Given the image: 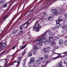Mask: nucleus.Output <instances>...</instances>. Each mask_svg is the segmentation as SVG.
I'll use <instances>...</instances> for the list:
<instances>
[{
	"label": "nucleus",
	"instance_id": "f257e3e1",
	"mask_svg": "<svg viewBox=\"0 0 67 67\" xmlns=\"http://www.w3.org/2000/svg\"><path fill=\"white\" fill-rule=\"evenodd\" d=\"M41 28V26L38 24V23H36L35 25L33 27V30L36 32L39 31V29Z\"/></svg>",
	"mask_w": 67,
	"mask_h": 67
},
{
	"label": "nucleus",
	"instance_id": "f03ea898",
	"mask_svg": "<svg viewBox=\"0 0 67 67\" xmlns=\"http://www.w3.org/2000/svg\"><path fill=\"white\" fill-rule=\"evenodd\" d=\"M63 11L62 10H61L60 12L58 13L57 12V10L56 9H53L52 10V12L54 15H57L61 13L62 12H63Z\"/></svg>",
	"mask_w": 67,
	"mask_h": 67
},
{
	"label": "nucleus",
	"instance_id": "7ed1b4c3",
	"mask_svg": "<svg viewBox=\"0 0 67 67\" xmlns=\"http://www.w3.org/2000/svg\"><path fill=\"white\" fill-rule=\"evenodd\" d=\"M42 51L47 53L50 51V48L49 47H46L43 49Z\"/></svg>",
	"mask_w": 67,
	"mask_h": 67
},
{
	"label": "nucleus",
	"instance_id": "20e7f679",
	"mask_svg": "<svg viewBox=\"0 0 67 67\" xmlns=\"http://www.w3.org/2000/svg\"><path fill=\"white\" fill-rule=\"evenodd\" d=\"M34 43L38 44L40 46L43 44V43L41 42V38L38 39L37 40L35 41Z\"/></svg>",
	"mask_w": 67,
	"mask_h": 67
},
{
	"label": "nucleus",
	"instance_id": "39448f33",
	"mask_svg": "<svg viewBox=\"0 0 67 67\" xmlns=\"http://www.w3.org/2000/svg\"><path fill=\"white\" fill-rule=\"evenodd\" d=\"M48 55L47 54L45 55L44 56V58H39V59H40L42 61V62H45V61L44 60L45 59H47L48 58Z\"/></svg>",
	"mask_w": 67,
	"mask_h": 67
},
{
	"label": "nucleus",
	"instance_id": "423d86ee",
	"mask_svg": "<svg viewBox=\"0 0 67 67\" xmlns=\"http://www.w3.org/2000/svg\"><path fill=\"white\" fill-rule=\"evenodd\" d=\"M31 20V19H29L28 21L27 22V23H26L24 24H23L21 26H20V27H19V29H20V30H23V29H22V26H23L24 25H25L26 24H26V27H27V26L28 25V24H29V22L30 21V20Z\"/></svg>",
	"mask_w": 67,
	"mask_h": 67
},
{
	"label": "nucleus",
	"instance_id": "0eeeda50",
	"mask_svg": "<svg viewBox=\"0 0 67 67\" xmlns=\"http://www.w3.org/2000/svg\"><path fill=\"white\" fill-rule=\"evenodd\" d=\"M51 16L52 17H49V18H48V21H52V20H53V18H52V17H53V16H54V15L52 14H51Z\"/></svg>",
	"mask_w": 67,
	"mask_h": 67
},
{
	"label": "nucleus",
	"instance_id": "6e6552de",
	"mask_svg": "<svg viewBox=\"0 0 67 67\" xmlns=\"http://www.w3.org/2000/svg\"><path fill=\"white\" fill-rule=\"evenodd\" d=\"M41 41H42L43 43H44L45 44V45L46 42H47L46 39H44V38L43 39V38H41Z\"/></svg>",
	"mask_w": 67,
	"mask_h": 67
},
{
	"label": "nucleus",
	"instance_id": "1a4fd4ad",
	"mask_svg": "<svg viewBox=\"0 0 67 67\" xmlns=\"http://www.w3.org/2000/svg\"><path fill=\"white\" fill-rule=\"evenodd\" d=\"M52 52H53V53H53L52 54H57L58 55V56H59V55H61V54H59V53H54V52L55 51V48H53L52 49Z\"/></svg>",
	"mask_w": 67,
	"mask_h": 67
},
{
	"label": "nucleus",
	"instance_id": "9d476101",
	"mask_svg": "<svg viewBox=\"0 0 67 67\" xmlns=\"http://www.w3.org/2000/svg\"><path fill=\"white\" fill-rule=\"evenodd\" d=\"M52 40L51 39L48 40L46 42L45 45H47L48 43H51L52 42Z\"/></svg>",
	"mask_w": 67,
	"mask_h": 67
},
{
	"label": "nucleus",
	"instance_id": "9b49d317",
	"mask_svg": "<svg viewBox=\"0 0 67 67\" xmlns=\"http://www.w3.org/2000/svg\"><path fill=\"white\" fill-rule=\"evenodd\" d=\"M63 40H59V44L60 45H62L63 44Z\"/></svg>",
	"mask_w": 67,
	"mask_h": 67
},
{
	"label": "nucleus",
	"instance_id": "f8f14e48",
	"mask_svg": "<svg viewBox=\"0 0 67 67\" xmlns=\"http://www.w3.org/2000/svg\"><path fill=\"white\" fill-rule=\"evenodd\" d=\"M6 46V43H3L1 44V46L2 47H4Z\"/></svg>",
	"mask_w": 67,
	"mask_h": 67
},
{
	"label": "nucleus",
	"instance_id": "ddd939ff",
	"mask_svg": "<svg viewBox=\"0 0 67 67\" xmlns=\"http://www.w3.org/2000/svg\"><path fill=\"white\" fill-rule=\"evenodd\" d=\"M38 50V48L36 46H35L34 47V48L32 49V50L34 51V50L36 51V50Z\"/></svg>",
	"mask_w": 67,
	"mask_h": 67
},
{
	"label": "nucleus",
	"instance_id": "4468645a",
	"mask_svg": "<svg viewBox=\"0 0 67 67\" xmlns=\"http://www.w3.org/2000/svg\"><path fill=\"white\" fill-rule=\"evenodd\" d=\"M21 58V57H18V58H19V60L17 62L18 65H19L20 64V61H21L20 59Z\"/></svg>",
	"mask_w": 67,
	"mask_h": 67
},
{
	"label": "nucleus",
	"instance_id": "2eb2a0df",
	"mask_svg": "<svg viewBox=\"0 0 67 67\" xmlns=\"http://www.w3.org/2000/svg\"><path fill=\"white\" fill-rule=\"evenodd\" d=\"M41 63V61L40 60H38L36 61V63L37 65H39Z\"/></svg>",
	"mask_w": 67,
	"mask_h": 67
},
{
	"label": "nucleus",
	"instance_id": "dca6fc26",
	"mask_svg": "<svg viewBox=\"0 0 67 67\" xmlns=\"http://www.w3.org/2000/svg\"><path fill=\"white\" fill-rule=\"evenodd\" d=\"M32 53L31 52H29L27 54V56L28 57H30V56H32Z\"/></svg>",
	"mask_w": 67,
	"mask_h": 67
},
{
	"label": "nucleus",
	"instance_id": "f3484780",
	"mask_svg": "<svg viewBox=\"0 0 67 67\" xmlns=\"http://www.w3.org/2000/svg\"><path fill=\"white\" fill-rule=\"evenodd\" d=\"M56 26L57 27H60L61 26V24L60 23L57 24Z\"/></svg>",
	"mask_w": 67,
	"mask_h": 67
},
{
	"label": "nucleus",
	"instance_id": "a211bd4d",
	"mask_svg": "<svg viewBox=\"0 0 67 67\" xmlns=\"http://www.w3.org/2000/svg\"><path fill=\"white\" fill-rule=\"evenodd\" d=\"M33 52V54L34 55H35L37 54V52H36V50H32Z\"/></svg>",
	"mask_w": 67,
	"mask_h": 67
},
{
	"label": "nucleus",
	"instance_id": "6ab92c4d",
	"mask_svg": "<svg viewBox=\"0 0 67 67\" xmlns=\"http://www.w3.org/2000/svg\"><path fill=\"white\" fill-rule=\"evenodd\" d=\"M47 36V35L46 34H44L43 36L41 37V38H43L44 39V37H46Z\"/></svg>",
	"mask_w": 67,
	"mask_h": 67
},
{
	"label": "nucleus",
	"instance_id": "aec40b11",
	"mask_svg": "<svg viewBox=\"0 0 67 67\" xmlns=\"http://www.w3.org/2000/svg\"><path fill=\"white\" fill-rule=\"evenodd\" d=\"M60 21H62V20H59L58 21H56V23L57 24H59V23L60 22Z\"/></svg>",
	"mask_w": 67,
	"mask_h": 67
},
{
	"label": "nucleus",
	"instance_id": "412c9836",
	"mask_svg": "<svg viewBox=\"0 0 67 67\" xmlns=\"http://www.w3.org/2000/svg\"><path fill=\"white\" fill-rule=\"evenodd\" d=\"M34 61L30 60L29 62V63L30 64H34Z\"/></svg>",
	"mask_w": 67,
	"mask_h": 67
},
{
	"label": "nucleus",
	"instance_id": "4be33fe9",
	"mask_svg": "<svg viewBox=\"0 0 67 67\" xmlns=\"http://www.w3.org/2000/svg\"><path fill=\"white\" fill-rule=\"evenodd\" d=\"M48 63V61H47L45 63V64L44 65H43L42 67H44L47 65V64Z\"/></svg>",
	"mask_w": 67,
	"mask_h": 67
},
{
	"label": "nucleus",
	"instance_id": "5701e85b",
	"mask_svg": "<svg viewBox=\"0 0 67 67\" xmlns=\"http://www.w3.org/2000/svg\"><path fill=\"white\" fill-rule=\"evenodd\" d=\"M64 64H67V60L65 59L64 60Z\"/></svg>",
	"mask_w": 67,
	"mask_h": 67
},
{
	"label": "nucleus",
	"instance_id": "b1692460",
	"mask_svg": "<svg viewBox=\"0 0 67 67\" xmlns=\"http://www.w3.org/2000/svg\"><path fill=\"white\" fill-rule=\"evenodd\" d=\"M65 56V55L62 56V55H59V56H57V58H60V57H64Z\"/></svg>",
	"mask_w": 67,
	"mask_h": 67
},
{
	"label": "nucleus",
	"instance_id": "393cba45",
	"mask_svg": "<svg viewBox=\"0 0 67 67\" xmlns=\"http://www.w3.org/2000/svg\"><path fill=\"white\" fill-rule=\"evenodd\" d=\"M64 44L66 46L67 45V41L66 40L64 42Z\"/></svg>",
	"mask_w": 67,
	"mask_h": 67
},
{
	"label": "nucleus",
	"instance_id": "a878e982",
	"mask_svg": "<svg viewBox=\"0 0 67 67\" xmlns=\"http://www.w3.org/2000/svg\"><path fill=\"white\" fill-rule=\"evenodd\" d=\"M26 59H25V60H23V64L24 65H25V61H26Z\"/></svg>",
	"mask_w": 67,
	"mask_h": 67
},
{
	"label": "nucleus",
	"instance_id": "bb28decb",
	"mask_svg": "<svg viewBox=\"0 0 67 67\" xmlns=\"http://www.w3.org/2000/svg\"><path fill=\"white\" fill-rule=\"evenodd\" d=\"M8 15H7V16H5L3 18V20H4L5 19H7V18H8Z\"/></svg>",
	"mask_w": 67,
	"mask_h": 67
},
{
	"label": "nucleus",
	"instance_id": "cd10ccee",
	"mask_svg": "<svg viewBox=\"0 0 67 67\" xmlns=\"http://www.w3.org/2000/svg\"><path fill=\"white\" fill-rule=\"evenodd\" d=\"M62 28L63 29H64L65 30L66 29V26H63L62 27Z\"/></svg>",
	"mask_w": 67,
	"mask_h": 67
},
{
	"label": "nucleus",
	"instance_id": "c85d7f7f",
	"mask_svg": "<svg viewBox=\"0 0 67 67\" xmlns=\"http://www.w3.org/2000/svg\"><path fill=\"white\" fill-rule=\"evenodd\" d=\"M59 66H62L63 65V64H62V62H60L59 63Z\"/></svg>",
	"mask_w": 67,
	"mask_h": 67
},
{
	"label": "nucleus",
	"instance_id": "c756f323",
	"mask_svg": "<svg viewBox=\"0 0 67 67\" xmlns=\"http://www.w3.org/2000/svg\"><path fill=\"white\" fill-rule=\"evenodd\" d=\"M27 45V44H25V46H24L22 48H21V49H24V48Z\"/></svg>",
	"mask_w": 67,
	"mask_h": 67
},
{
	"label": "nucleus",
	"instance_id": "7c9ffc66",
	"mask_svg": "<svg viewBox=\"0 0 67 67\" xmlns=\"http://www.w3.org/2000/svg\"><path fill=\"white\" fill-rule=\"evenodd\" d=\"M52 45L53 46H54L55 45V42H54L53 41L52 42Z\"/></svg>",
	"mask_w": 67,
	"mask_h": 67
},
{
	"label": "nucleus",
	"instance_id": "2f4dec72",
	"mask_svg": "<svg viewBox=\"0 0 67 67\" xmlns=\"http://www.w3.org/2000/svg\"><path fill=\"white\" fill-rule=\"evenodd\" d=\"M4 2V0H0V3H2Z\"/></svg>",
	"mask_w": 67,
	"mask_h": 67
},
{
	"label": "nucleus",
	"instance_id": "473e14b6",
	"mask_svg": "<svg viewBox=\"0 0 67 67\" xmlns=\"http://www.w3.org/2000/svg\"><path fill=\"white\" fill-rule=\"evenodd\" d=\"M52 31H49V34L50 35H52Z\"/></svg>",
	"mask_w": 67,
	"mask_h": 67
},
{
	"label": "nucleus",
	"instance_id": "72a5a7b5",
	"mask_svg": "<svg viewBox=\"0 0 67 67\" xmlns=\"http://www.w3.org/2000/svg\"><path fill=\"white\" fill-rule=\"evenodd\" d=\"M31 60L34 61V58L33 57H31Z\"/></svg>",
	"mask_w": 67,
	"mask_h": 67
},
{
	"label": "nucleus",
	"instance_id": "f704fd0d",
	"mask_svg": "<svg viewBox=\"0 0 67 67\" xmlns=\"http://www.w3.org/2000/svg\"><path fill=\"white\" fill-rule=\"evenodd\" d=\"M57 58H58L57 57H53L52 58V59H53L54 60L56 59H57Z\"/></svg>",
	"mask_w": 67,
	"mask_h": 67
},
{
	"label": "nucleus",
	"instance_id": "c9c22d12",
	"mask_svg": "<svg viewBox=\"0 0 67 67\" xmlns=\"http://www.w3.org/2000/svg\"><path fill=\"white\" fill-rule=\"evenodd\" d=\"M62 33H63V35H64L65 34V31L64 30H62Z\"/></svg>",
	"mask_w": 67,
	"mask_h": 67
},
{
	"label": "nucleus",
	"instance_id": "e433bc0d",
	"mask_svg": "<svg viewBox=\"0 0 67 67\" xmlns=\"http://www.w3.org/2000/svg\"><path fill=\"white\" fill-rule=\"evenodd\" d=\"M7 4H4V5L3 7L4 8H6V7H7Z\"/></svg>",
	"mask_w": 67,
	"mask_h": 67
},
{
	"label": "nucleus",
	"instance_id": "4c0bfd02",
	"mask_svg": "<svg viewBox=\"0 0 67 67\" xmlns=\"http://www.w3.org/2000/svg\"><path fill=\"white\" fill-rule=\"evenodd\" d=\"M16 33V30H15L14 31H13L12 33L13 34H15Z\"/></svg>",
	"mask_w": 67,
	"mask_h": 67
},
{
	"label": "nucleus",
	"instance_id": "58836bf2",
	"mask_svg": "<svg viewBox=\"0 0 67 67\" xmlns=\"http://www.w3.org/2000/svg\"><path fill=\"white\" fill-rule=\"evenodd\" d=\"M23 30L20 31L19 32V33H20V34H22V33H23Z\"/></svg>",
	"mask_w": 67,
	"mask_h": 67
},
{
	"label": "nucleus",
	"instance_id": "ea45409f",
	"mask_svg": "<svg viewBox=\"0 0 67 67\" xmlns=\"http://www.w3.org/2000/svg\"><path fill=\"white\" fill-rule=\"evenodd\" d=\"M52 30H53V31H55V30H56V27H52Z\"/></svg>",
	"mask_w": 67,
	"mask_h": 67
},
{
	"label": "nucleus",
	"instance_id": "a19ab883",
	"mask_svg": "<svg viewBox=\"0 0 67 67\" xmlns=\"http://www.w3.org/2000/svg\"><path fill=\"white\" fill-rule=\"evenodd\" d=\"M55 49H58L59 48V47L57 46H56L55 47Z\"/></svg>",
	"mask_w": 67,
	"mask_h": 67
},
{
	"label": "nucleus",
	"instance_id": "79ce46f5",
	"mask_svg": "<svg viewBox=\"0 0 67 67\" xmlns=\"http://www.w3.org/2000/svg\"><path fill=\"white\" fill-rule=\"evenodd\" d=\"M46 15H47V14L46 13H44L43 14L44 16H46Z\"/></svg>",
	"mask_w": 67,
	"mask_h": 67
},
{
	"label": "nucleus",
	"instance_id": "37998d69",
	"mask_svg": "<svg viewBox=\"0 0 67 67\" xmlns=\"http://www.w3.org/2000/svg\"><path fill=\"white\" fill-rule=\"evenodd\" d=\"M53 36L50 37H49V38H50V39H53Z\"/></svg>",
	"mask_w": 67,
	"mask_h": 67
},
{
	"label": "nucleus",
	"instance_id": "c03bdc74",
	"mask_svg": "<svg viewBox=\"0 0 67 67\" xmlns=\"http://www.w3.org/2000/svg\"><path fill=\"white\" fill-rule=\"evenodd\" d=\"M64 16H65V17L66 18H67V13L65 14V15H64Z\"/></svg>",
	"mask_w": 67,
	"mask_h": 67
},
{
	"label": "nucleus",
	"instance_id": "a18cd8bd",
	"mask_svg": "<svg viewBox=\"0 0 67 67\" xmlns=\"http://www.w3.org/2000/svg\"><path fill=\"white\" fill-rule=\"evenodd\" d=\"M25 51H24V52L23 53V55H24V54H25Z\"/></svg>",
	"mask_w": 67,
	"mask_h": 67
},
{
	"label": "nucleus",
	"instance_id": "49530a36",
	"mask_svg": "<svg viewBox=\"0 0 67 67\" xmlns=\"http://www.w3.org/2000/svg\"><path fill=\"white\" fill-rule=\"evenodd\" d=\"M55 35V33H53V32H52V35Z\"/></svg>",
	"mask_w": 67,
	"mask_h": 67
},
{
	"label": "nucleus",
	"instance_id": "de8ad7c7",
	"mask_svg": "<svg viewBox=\"0 0 67 67\" xmlns=\"http://www.w3.org/2000/svg\"><path fill=\"white\" fill-rule=\"evenodd\" d=\"M57 38V36H55L54 37L55 40H56Z\"/></svg>",
	"mask_w": 67,
	"mask_h": 67
},
{
	"label": "nucleus",
	"instance_id": "09e8293b",
	"mask_svg": "<svg viewBox=\"0 0 67 67\" xmlns=\"http://www.w3.org/2000/svg\"><path fill=\"white\" fill-rule=\"evenodd\" d=\"M15 48V46L14 47H12V48L13 49H14V48Z\"/></svg>",
	"mask_w": 67,
	"mask_h": 67
},
{
	"label": "nucleus",
	"instance_id": "8fccbe9b",
	"mask_svg": "<svg viewBox=\"0 0 67 67\" xmlns=\"http://www.w3.org/2000/svg\"><path fill=\"white\" fill-rule=\"evenodd\" d=\"M64 21H66V19L65 18H64Z\"/></svg>",
	"mask_w": 67,
	"mask_h": 67
},
{
	"label": "nucleus",
	"instance_id": "3c124183",
	"mask_svg": "<svg viewBox=\"0 0 67 67\" xmlns=\"http://www.w3.org/2000/svg\"><path fill=\"white\" fill-rule=\"evenodd\" d=\"M8 61H7V62L6 63H5V65H7V63H8Z\"/></svg>",
	"mask_w": 67,
	"mask_h": 67
},
{
	"label": "nucleus",
	"instance_id": "603ef678",
	"mask_svg": "<svg viewBox=\"0 0 67 67\" xmlns=\"http://www.w3.org/2000/svg\"><path fill=\"white\" fill-rule=\"evenodd\" d=\"M17 63V61H15L14 63H13V64H14V63Z\"/></svg>",
	"mask_w": 67,
	"mask_h": 67
},
{
	"label": "nucleus",
	"instance_id": "864d4df0",
	"mask_svg": "<svg viewBox=\"0 0 67 67\" xmlns=\"http://www.w3.org/2000/svg\"><path fill=\"white\" fill-rule=\"evenodd\" d=\"M65 53H67V51L66 52L63 53V54H65Z\"/></svg>",
	"mask_w": 67,
	"mask_h": 67
},
{
	"label": "nucleus",
	"instance_id": "5fc2aeb1",
	"mask_svg": "<svg viewBox=\"0 0 67 67\" xmlns=\"http://www.w3.org/2000/svg\"><path fill=\"white\" fill-rule=\"evenodd\" d=\"M7 50H4V51L3 52V53H4V52H6Z\"/></svg>",
	"mask_w": 67,
	"mask_h": 67
},
{
	"label": "nucleus",
	"instance_id": "6e6d98bb",
	"mask_svg": "<svg viewBox=\"0 0 67 67\" xmlns=\"http://www.w3.org/2000/svg\"><path fill=\"white\" fill-rule=\"evenodd\" d=\"M47 6H45V7H44V8H47Z\"/></svg>",
	"mask_w": 67,
	"mask_h": 67
},
{
	"label": "nucleus",
	"instance_id": "4d7b16f0",
	"mask_svg": "<svg viewBox=\"0 0 67 67\" xmlns=\"http://www.w3.org/2000/svg\"><path fill=\"white\" fill-rule=\"evenodd\" d=\"M32 67H36V66L35 65V66H33Z\"/></svg>",
	"mask_w": 67,
	"mask_h": 67
},
{
	"label": "nucleus",
	"instance_id": "13d9d810",
	"mask_svg": "<svg viewBox=\"0 0 67 67\" xmlns=\"http://www.w3.org/2000/svg\"><path fill=\"white\" fill-rule=\"evenodd\" d=\"M20 47L21 48L22 47V46H21Z\"/></svg>",
	"mask_w": 67,
	"mask_h": 67
},
{
	"label": "nucleus",
	"instance_id": "bf43d9fd",
	"mask_svg": "<svg viewBox=\"0 0 67 67\" xmlns=\"http://www.w3.org/2000/svg\"><path fill=\"white\" fill-rule=\"evenodd\" d=\"M48 32V31H47L46 32V33H47Z\"/></svg>",
	"mask_w": 67,
	"mask_h": 67
},
{
	"label": "nucleus",
	"instance_id": "052dcab7",
	"mask_svg": "<svg viewBox=\"0 0 67 67\" xmlns=\"http://www.w3.org/2000/svg\"><path fill=\"white\" fill-rule=\"evenodd\" d=\"M6 61H7V60H5V62H6Z\"/></svg>",
	"mask_w": 67,
	"mask_h": 67
},
{
	"label": "nucleus",
	"instance_id": "680f3d73",
	"mask_svg": "<svg viewBox=\"0 0 67 67\" xmlns=\"http://www.w3.org/2000/svg\"><path fill=\"white\" fill-rule=\"evenodd\" d=\"M65 5V4H63V5Z\"/></svg>",
	"mask_w": 67,
	"mask_h": 67
},
{
	"label": "nucleus",
	"instance_id": "e2e57ef3",
	"mask_svg": "<svg viewBox=\"0 0 67 67\" xmlns=\"http://www.w3.org/2000/svg\"><path fill=\"white\" fill-rule=\"evenodd\" d=\"M15 54V53H14L13 55H14Z\"/></svg>",
	"mask_w": 67,
	"mask_h": 67
},
{
	"label": "nucleus",
	"instance_id": "0e129e2a",
	"mask_svg": "<svg viewBox=\"0 0 67 67\" xmlns=\"http://www.w3.org/2000/svg\"><path fill=\"white\" fill-rule=\"evenodd\" d=\"M0 67H2V66H0Z\"/></svg>",
	"mask_w": 67,
	"mask_h": 67
},
{
	"label": "nucleus",
	"instance_id": "69168bd1",
	"mask_svg": "<svg viewBox=\"0 0 67 67\" xmlns=\"http://www.w3.org/2000/svg\"><path fill=\"white\" fill-rule=\"evenodd\" d=\"M22 43H24V42H22Z\"/></svg>",
	"mask_w": 67,
	"mask_h": 67
},
{
	"label": "nucleus",
	"instance_id": "338daca9",
	"mask_svg": "<svg viewBox=\"0 0 67 67\" xmlns=\"http://www.w3.org/2000/svg\"><path fill=\"white\" fill-rule=\"evenodd\" d=\"M54 2V1H52V2Z\"/></svg>",
	"mask_w": 67,
	"mask_h": 67
},
{
	"label": "nucleus",
	"instance_id": "774afa93",
	"mask_svg": "<svg viewBox=\"0 0 67 67\" xmlns=\"http://www.w3.org/2000/svg\"><path fill=\"white\" fill-rule=\"evenodd\" d=\"M51 0H50V1H51Z\"/></svg>",
	"mask_w": 67,
	"mask_h": 67
}]
</instances>
